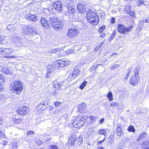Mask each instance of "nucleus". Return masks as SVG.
Masks as SVG:
<instances>
[{"label": "nucleus", "mask_w": 149, "mask_h": 149, "mask_svg": "<svg viewBox=\"0 0 149 149\" xmlns=\"http://www.w3.org/2000/svg\"><path fill=\"white\" fill-rule=\"evenodd\" d=\"M68 62L65 59L56 61L52 64L49 65L47 66V71L46 77H49L50 76V73L53 72L54 70L58 69L59 67H61L66 66L68 65Z\"/></svg>", "instance_id": "1"}, {"label": "nucleus", "mask_w": 149, "mask_h": 149, "mask_svg": "<svg viewBox=\"0 0 149 149\" xmlns=\"http://www.w3.org/2000/svg\"><path fill=\"white\" fill-rule=\"evenodd\" d=\"M49 21L51 25L55 29H61L63 26L62 21L58 22L56 17H50Z\"/></svg>", "instance_id": "2"}, {"label": "nucleus", "mask_w": 149, "mask_h": 149, "mask_svg": "<svg viewBox=\"0 0 149 149\" xmlns=\"http://www.w3.org/2000/svg\"><path fill=\"white\" fill-rule=\"evenodd\" d=\"M10 88L12 90L19 92L22 90L23 86L21 81H15L11 82Z\"/></svg>", "instance_id": "3"}, {"label": "nucleus", "mask_w": 149, "mask_h": 149, "mask_svg": "<svg viewBox=\"0 0 149 149\" xmlns=\"http://www.w3.org/2000/svg\"><path fill=\"white\" fill-rule=\"evenodd\" d=\"M66 15L68 16L71 22L76 20L78 18L77 13L74 8L69 9Z\"/></svg>", "instance_id": "4"}, {"label": "nucleus", "mask_w": 149, "mask_h": 149, "mask_svg": "<svg viewBox=\"0 0 149 149\" xmlns=\"http://www.w3.org/2000/svg\"><path fill=\"white\" fill-rule=\"evenodd\" d=\"M84 123V121L81 119L80 117L78 116L74 120L73 125L74 127L79 128L83 125Z\"/></svg>", "instance_id": "5"}, {"label": "nucleus", "mask_w": 149, "mask_h": 149, "mask_svg": "<svg viewBox=\"0 0 149 149\" xmlns=\"http://www.w3.org/2000/svg\"><path fill=\"white\" fill-rule=\"evenodd\" d=\"M133 27L131 26L130 27L126 28L123 25L119 24L118 26V31L121 34H123L125 33L129 32L132 30Z\"/></svg>", "instance_id": "6"}, {"label": "nucleus", "mask_w": 149, "mask_h": 149, "mask_svg": "<svg viewBox=\"0 0 149 149\" xmlns=\"http://www.w3.org/2000/svg\"><path fill=\"white\" fill-rule=\"evenodd\" d=\"M87 9L86 4L84 2H81L77 5V10L81 13H82L85 12Z\"/></svg>", "instance_id": "7"}, {"label": "nucleus", "mask_w": 149, "mask_h": 149, "mask_svg": "<svg viewBox=\"0 0 149 149\" xmlns=\"http://www.w3.org/2000/svg\"><path fill=\"white\" fill-rule=\"evenodd\" d=\"M29 108L26 106H24L18 109L17 111V113L20 116H24L28 113Z\"/></svg>", "instance_id": "8"}, {"label": "nucleus", "mask_w": 149, "mask_h": 149, "mask_svg": "<svg viewBox=\"0 0 149 149\" xmlns=\"http://www.w3.org/2000/svg\"><path fill=\"white\" fill-rule=\"evenodd\" d=\"M78 33L77 30L75 27L70 28L68 31V36L70 38H72L75 35H77Z\"/></svg>", "instance_id": "9"}, {"label": "nucleus", "mask_w": 149, "mask_h": 149, "mask_svg": "<svg viewBox=\"0 0 149 149\" xmlns=\"http://www.w3.org/2000/svg\"><path fill=\"white\" fill-rule=\"evenodd\" d=\"M97 18V14L96 13L93 12L90 9L88 10L86 14V17L88 21L91 19L93 17Z\"/></svg>", "instance_id": "10"}, {"label": "nucleus", "mask_w": 149, "mask_h": 149, "mask_svg": "<svg viewBox=\"0 0 149 149\" xmlns=\"http://www.w3.org/2000/svg\"><path fill=\"white\" fill-rule=\"evenodd\" d=\"M139 80V77H135L133 76L130 78V82L131 85L135 86L137 84Z\"/></svg>", "instance_id": "11"}, {"label": "nucleus", "mask_w": 149, "mask_h": 149, "mask_svg": "<svg viewBox=\"0 0 149 149\" xmlns=\"http://www.w3.org/2000/svg\"><path fill=\"white\" fill-rule=\"evenodd\" d=\"M76 136L72 135L68 139V144L71 146H75L76 144L75 142Z\"/></svg>", "instance_id": "12"}, {"label": "nucleus", "mask_w": 149, "mask_h": 149, "mask_svg": "<svg viewBox=\"0 0 149 149\" xmlns=\"http://www.w3.org/2000/svg\"><path fill=\"white\" fill-rule=\"evenodd\" d=\"M12 118L15 123L18 124L21 123H22V119L20 118L18 115H16L13 116Z\"/></svg>", "instance_id": "13"}, {"label": "nucleus", "mask_w": 149, "mask_h": 149, "mask_svg": "<svg viewBox=\"0 0 149 149\" xmlns=\"http://www.w3.org/2000/svg\"><path fill=\"white\" fill-rule=\"evenodd\" d=\"M53 6L56 10H57L60 11H61L62 7L61 3L59 1L55 2L53 4Z\"/></svg>", "instance_id": "14"}, {"label": "nucleus", "mask_w": 149, "mask_h": 149, "mask_svg": "<svg viewBox=\"0 0 149 149\" xmlns=\"http://www.w3.org/2000/svg\"><path fill=\"white\" fill-rule=\"evenodd\" d=\"M97 18H95V17H93L91 20H89L88 22L91 24H92L93 25H97L99 22V18L98 16L97 15Z\"/></svg>", "instance_id": "15"}, {"label": "nucleus", "mask_w": 149, "mask_h": 149, "mask_svg": "<svg viewBox=\"0 0 149 149\" xmlns=\"http://www.w3.org/2000/svg\"><path fill=\"white\" fill-rule=\"evenodd\" d=\"M1 72H2L5 73L6 74H10L12 72V70L9 68H7L5 67H1Z\"/></svg>", "instance_id": "16"}, {"label": "nucleus", "mask_w": 149, "mask_h": 149, "mask_svg": "<svg viewBox=\"0 0 149 149\" xmlns=\"http://www.w3.org/2000/svg\"><path fill=\"white\" fill-rule=\"evenodd\" d=\"M40 21L43 26L45 27L46 29H48V24L45 18L42 17L40 19Z\"/></svg>", "instance_id": "17"}, {"label": "nucleus", "mask_w": 149, "mask_h": 149, "mask_svg": "<svg viewBox=\"0 0 149 149\" xmlns=\"http://www.w3.org/2000/svg\"><path fill=\"white\" fill-rule=\"evenodd\" d=\"M116 133L117 135L119 136H121L123 133L122 129L119 125H116Z\"/></svg>", "instance_id": "18"}, {"label": "nucleus", "mask_w": 149, "mask_h": 149, "mask_svg": "<svg viewBox=\"0 0 149 149\" xmlns=\"http://www.w3.org/2000/svg\"><path fill=\"white\" fill-rule=\"evenodd\" d=\"M75 139L76 144L80 145L83 142V138L81 136H80L77 138L76 137Z\"/></svg>", "instance_id": "19"}, {"label": "nucleus", "mask_w": 149, "mask_h": 149, "mask_svg": "<svg viewBox=\"0 0 149 149\" xmlns=\"http://www.w3.org/2000/svg\"><path fill=\"white\" fill-rule=\"evenodd\" d=\"M80 71L77 67L74 68L72 73L73 74L74 76L77 77V75L80 73Z\"/></svg>", "instance_id": "20"}, {"label": "nucleus", "mask_w": 149, "mask_h": 149, "mask_svg": "<svg viewBox=\"0 0 149 149\" xmlns=\"http://www.w3.org/2000/svg\"><path fill=\"white\" fill-rule=\"evenodd\" d=\"M147 135L146 132H143L141 133L139 136L138 137L137 139V141H139L141 140L144 138Z\"/></svg>", "instance_id": "21"}, {"label": "nucleus", "mask_w": 149, "mask_h": 149, "mask_svg": "<svg viewBox=\"0 0 149 149\" xmlns=\"http://www.w3.org/2000/svg\"><path fill=\"white\" fill-rule=\"evenodd\" d=\"M32 29V26H28L26 28L23 29V32L24 34H29V31Z\"/></svg>", "instance_id": "22"}, {"label": "nucleus", "mask_w": 149, "mask_h": 149, "mask_svg": "<svg viewBox=\"0 0 149 149\" xmlns=\"http://www.w3.org/2000/svg\"><path fill=\"white\" fill-rule=\"evenodd\" d=\"M86 107V104L85 103H82L79 106V110L80 111H82L85 109Z\"/></svg>", "instance_id": "23"}, {"label": "nucleus", "mask_w": 149, "mask_h": 149, "mask_svg": "<svg viewBox=\"0 0 149 149\" xmlns=\"http://www.w3.org/2000/svg\"><path fill=\"white\" fill-rule=\"evenodd\" d=\"M140 71V68L139 67H136L134 71V76L135 77H139L138 76L139 73Z\"/></svg>", "instance_id": "24"}, {"label": "nucleus", "mask_w": 149, "mask_h": 149, "mask_svg": "<svg viewBox=\"0 0 149 149\" xmlns=\"http://www.w3.org/2000/svg\"><path fill=\"white\" fill-rule=\"evenodd\" d=\"M27 19L31 21H35L37 20V16L36 15H31L27 17Z\"/></svg>", "instance_id": "25"}, {"label": "nucleus", "mask_w": 149, "mask_h": 149, "mask_svg": "<svg viewBox=\"0 0 149 149\" xmlns=\"http://www.w3.org/2000/svg\"><path fill=\"white\" fill-rule=\"evenodd\" d=\"M53 85L54 88L57 89L59 88L61 86V84L56 81H54L53 82Z\"/></svg>", "instance_id": "26"}, {"label": "nucleus", "mask_w": 149, "mask_h": 149, "mask_svg": "<svg viewBox=\"0 0 149 149\" xmlns=\"http://www.w3.org/2000/svg\"><path fill=\"white\" fill-rule=\"evenodd\" d=\"M143 147L146 149H149V141H147L144 142L143 143Z\"/></svg>", "instance_id": "27"}, {"label": "nucleus", "mask_w": 149, "mask_h": 149, "mask_svg": "<svg viewBox=\"0 0 149 149\" xmlns=\"http://www.w3.org/2000/svg\"><path fill=\"white\" fill-rule=\"evenodd\" d=\"M4 52L8 54L12 53L13 51L12 49L9 48H5L4 50Z\"/></svg>", "instance_id": "28"}, {"label": "nucleus", "mask_w": 149, "mask_h": 149, "mask_svg": "<svg viewBox=\"0 0 149 149\" xmlns=\"http://www.w3.org/2000/svg\"><path fill=\"white\" fill-rule=\"evenodd\" d=\"M112 94V93L109 91L107 94V97L108 98L109 101H112L113 100Z\"/></svg>", "instance_id": "29"}, {"label": "nucleus", "mask_w": 149, "mask_h": 149, "mask_svg": "<svg viewBox=\"0 0 149 149\" xmlns=\"http://www.w3.org/2000/svg\"><path fill=\"white\" fill-rule=\"evenodd\" d=\"M127 130L130 132H132L133 133H134L136 131L134 127L132 125H130L128 127Z\"/></svg>", "instance_id": "30"}, {"label": "nucleus", "mask_w": 149, "mask_h": 149, "mask_svg": "<svg viewBox=\"0 0 149 149\" xmlns=\"http://www.w3.org/2000/svg\"><path fill=\"white\" fill-rule=\"evenodd\" d=\"M80 117L81 119L85 122V121L88 118V117L87 116L84 115H81L79 116Z\"/></svg>", "instance_id": "31"}, {"label": "nucleus", "mask_w": 149, "mask_h": 149, "mask_svg": "<svg viewBox=\"0 0 149 149\" xmlns=\"http://www.w3.org/2000/svg\"><path fill=\"white\" fill-rule=\"evenodd\" d=\"M14 25L13 24H10L8 25L7 27V29L9 31H12V30H14Z\"/></svg>", "instance_id": "32"}, {"label": "nucleus", "mask_w": 149, "mask_h": 149, "mask_svg": "<svg viewBox=\"0 0 149 149\" xmlns=\"http://www.w3.org/2000/svg\"><path fill=\"white\" fill-rule=\"evenodd\" d=\"M116 32L115 31H113V33L111 34L109 38V41H111V40L113 39L116 36Z\"/></svg>", "instance_id": "33"}, {"label": "nucleus", "mask_w": 149, "mask_h": 149, "mask_svg": "<svg viewBox=\"0 0 149 149\" xmlns=\"http://www.w3.org/2000/svg\"><path fill=\"white\" fill-rule=\"evenodd\" d=\"M87 82L86 81H84L79 86V88L81 90L83 89L84 87L86 86V84Z\"/></svg>", "instance_id": "34"}, {"label": "nucleus", "mask_w": 149, "mask_h": 149, "mask_svg": "<svg viewBox=\"0 0 149 149\" xmlns=\"http://www.w3.org/2000/svg\"><path fill=\"white\" fill-rule=\"evenodd\" d=\"M99 134L104 135L105 136L107 134V132L104 130H100L98 131Z\"/></svg>", "instance_id": "35"}, {"label": "nucleus", "mask_w": 149, "mask_h": 149, "mask_svg": "<svg viewBox=\"0 0 149 149\" xmlns=\"http://www.w3.org/2000/svg\"><path fill=\"white\" fill-rule=\"evenodd\" d=\"M29 34H33V35L37 34L35 29L32 26V29H31V30L29 31Z\"/></svg>", "instance_id": "36"}, {"label": "nucleus", "mask_w": 149, "mask_h": 149, "mask_svg": "<svg viewBox=\"0 0 149 149\" xmlns=\"http://www.w3.org/2000/svg\"><path fill=\"white\" fill-rule=\"evenodd\" d=\"M131 7L129 6H127L124 8V10L127 13L130 11Z\"/></svg>", "instance_id": "37"}, {"label": "nucleus", "mask_w": 149, "mask_h": 149, "mask_svg": "<svg viewBox=\"0 0 149 149\" xmlns=\"http://www.w3.org/2000/svg\"><path fill=\"white\" fill-rule=\"evenodd\" d=\"M110 105L113 107L114 108L118 106V104L117 103L112 102L110 103Z\"/></svg>", "instance_id": "38"}, {"label": "nucleus", "mask_w": 149, "mask_h": 149, "mask_svg": "<svg viewBox=\"0 0 149 149\" xmlns=\"http://www.w3.org/2000/svg\"><path fill=\"white\" fill-rule=\"evenodd\" d=\"M105 26L103 25L100 27L99 29V32L100 33H102L103 30L105 29Z\"/></svg>", "instance_id": "39"}, {"label": "nucleus", "mask_w": 149, "mask_h": 149, "mask_svg": "<svg viewBox=\"0 0 149 149\" xmlns=\"http://www.w3.org/2000/svg\"><path fill=\"white\" fill-rule=\"evenodd\" d=\"M60 50V49H55L52 50L50 52L52 53H55L56 52H59Z\"/></svg>", "instance_id": "40"}, {"label": "nucleus", "mask_w": 149, "mask_h": 149, "mask_svg": "<svg viewBox=\"0 0 149 149\" xmlns=\"http://www.w3.org/2000/svg\"><path fill=\"white\" fill-rule=\"evenodd\" d=\"M144 2L143 1L141 0L138 1L137 2V3L138 6H139L141 4H143L144 3Z\"/></svg>", "instance_id": "41"}, {"label": "nucleus", "mask_w": 149, "mask_h": 149, "mask_svg": "<svg viewBox=\"0 0 149 149\" xmlns=\"http://www.w3.org/2000/svg\"><path fill=\"white\" fill-rule=\"evenodd\" d=\"M50 149H58V146L55 145H51Z\"/></svg>", "instance_id": "42"}, {"label": "nucleus", "mask_w": 149, "mask_h": 149, "mask_svg": "<svg viewBox=\"0 0 149 149\" xmlns=\"http://www.w3.org/2000/svg\"><path fill=\"white\" fill-rule=\"evenodd\" d=\"M61 104V103L60 102H56L54 103V105L57 107L59 106Z\"/></svg>", "instance_id": "43"}, {"label": "nucleus", "mask_w": 149, "mask_h": 149, "mask_svg": "<svg viewBox=\"0 0 149 149\" xmlns=\"http://www.w3.org/2000/svg\"><path fill=\"white\" fill-rule=\"evenodd\" d=\"M75 77H76L74 76V75H73V74L72 73V74H70L68 76V78H70L71 79H74Z\"/></svg>", "instance_id": "44"}, {"label": "nucleus", "mask_w": 149, "mask_h": 149, "mask_svg": "<svg viewBox=\"0 0 149 149\" xmlns=\"http://www.w3.org/2000/svg\"><path fill=\"white\" fill-rule=\"evenodd\" d=\"M5 78L3 75L0 74V82L3 81Z\"/></svg>", "instance_id": "45"}, {"label": "nucleus", "mask_w": 149, "mask_h": 149, "mask_svg": "<svg viewBox=\"0 0 149 149\" xmlns=\"http://www.w3.org/2000/svg\"><path fill=\"white\" fill-rule=\"evenodd\" d=\"M57 95V93L56 91H54L52 92L51 93V95L52 96L56 95Z\"/></svg>", "instance_id": "46"}, {"label": "nucleus", "mask_w": 149, "mask_h": 149, "mask_svg": "<svg viewBox=\"0 0 149 149\" xmlns=\"http://www.w3.org/2000/svg\"><path fill=\"white\" fill-rule=\"evenodd\" d=\"M34 133V132L33 131H29L26 134L27 135H32Z\"/></svg>", "instance_id": "47"}, {"label": "nucleus", "mask_w": 149, "mask_h": 149, "mask_svg": "<svg viewBox=\"0 0 149 149\" xmlns=\"http://www.w3.org/2000/svg\"><path fill=\"white\" fill-rule=\"evenodd\" d=\"M90 118L91 119V121H94V120L96 118H97V116H91L90 117Z\"/></svg>", "instance_id": "48"}, {"label": "nucleus", "mask_w": 149, "mask_h": 149, "mask_svg": "<svg viewBox=\"0 0 149 149\" xmlns=\"http://www.w3.org/2000/svg\"><path fill=\"white\" fill-rule=\"evenodd\" d=\"M0 137L1 138H4L5 137V135L2 131L0 130Z\"/></svg>", "instance_id": "49"}, {"label": "nucleus", "mask_w": 149, "mask_h": 149, "mask_svg": "<svg viewBox=\"0 0 149 149\" xmlns=\"http://www.w3.org/2000/svg\"><path fill=\"white\" fill-rule=\"evenodd\" d=\"M127 13L130 15V16L133 17L134 14V12L129 11Z\"/></svg>", "instance_id": "50"}, {"label": "nucleus", "mask_w": 149, "mask_h": 149, "mask_svg": "<svg viewBox=\"0 0 149 149\" xmlns=\"http://www.w3.org/2000/svg\"><path fill=\"white\" fill-rule=\"evenodd\" d=\"M15 38H16V40H15V41L16 42H20V40H21L20 38L19 37H15Z\"/></svg>", "instance_id": "51"}, {"label": "nucleus", "mask_w": 149, "mask_h": 149, "mask_svg": "<svg viewBox=\"0 0 149 149\" xmlns=\"http://www.w3.org/2000/svg\"><path fill=\"white\" fill-rule=\"evenodd\" d=\"M4 38L3 36H0V43L4 40Z\"/></svg>", "instance_id": "52"}, {"label": "nucleus", "mask_w": 149, "mask_h": 149, "mask_svg": "<svg viewBox=\"0 0 149 149\" xmlns=\"http://www.w3.org/2000/svg\"><path fill=\"white\" fill-rule=\"evenodd\" d=\"M111 23L113 24L115 22V18L113 17H112L111 19Z\"/></svg>", "instance_id": "53"}, {"label": "nucleus", "mask_w": 149, "mask_h": 149, "mask_svg": "<svg viewBox=\"0 0 149 149\" xmlns=\"http://www.w3.org/2000/svg\"><path fill=\"white\" fill-rule=\"evenodd\" d=\"M8 143V141H3L1 143V144H2L4 146H6L7 144V143Z\"/></svg>", "instance_id": "54"}, {"label": "nucleus", "mask_w": 149, "mask_h": 149, "mask_svg": "<svg viewBox=\"0 0 149 149\" xmlns=\"http://www.w3.org/2000/svg\"><path fill=\"white\" fill-rule=\"evenodd\" d=\"M130 74V71L127 74L126 76H125V78L126 79H127L128 77H129Z\"/></svg>", "instance_id": "55"}, {"label": "nucleus", "mask_w": 149, "mask_h": 149, "mask_svg": "<svg viewBox=\"0 0 149 149\" xmlns=\"http://www.w3.org/2000/svg\"><path fill=\"white\" fill-rule=\"evenodd\" d=\"M41 105H42L43 106H45V104L44 103V102H40V103H39L38 105V106L39 107V106H40Z\"/></svg>", "instance_id": "56"}, {"label": "nucleus", "mask_w": 149, "mask_h": 149, "mask_svg": "<svg viewBox=\"0 0 149 149\" xmlns=\"http://www.w3.org/2000/svg\"><path fill=\"white\" fill-rule=\"evenodd\" d=\"M38 70H40V72H41V74L42 73V72L43 71V70L42 68H40V67H39V66H38Z\"/></svg>", "instance_id": "57"}, {"label": "nucleus", "mask_w": 149, "mask_h": 149, "mask_svg": "<svg viewBox=\"0 0 149 149\" xmlns=\"http://www.w3.org/2000/svg\"><path fill=\"white\" fill-rule=\"evenodd\" d=\"M105 138H104L102 140L99 141L97 143V145H99V144H100L102 143L105 140Z\"/></svg>", "instance_id": "58"}, {"label": "nucleus", "mask_w": 149, "mask_h": 149, "mask_svg": "<svg viewBox=\"0 0 149 149\" xmlns=\"http://www.w3.org/2000/svg\"><path fill=\"white\" fill-rule=\"evenodd\" d=\"M104 118H101V119L99 121V123L100 124L102 123H103L104 121Z\"/></svg>", "instance_id": "59"}, {"label": "nucleus", "mask_w": 149, "mask_h": 149, "mask_svg": "<svg viewBox=\"0 0 149 149\" xmlns=\"http://www.w3.org/2000/svg\"><path fill=\"white\" fill-rule=\"evenodd\" d=\"M42 142L40 140H39V141H38V145H40L41 144Z\"/></svg>", "instance_id": "60"}, {"label": "nucleus", "mask_w": 149, "mask_h": 149, "mask_svg": "<svg viewBox=\"0 0 149 149\" xmlns=\"http://www.w3.org/2000/svg\"><path fill=\"white\" fill-rule=\"evenodd\" d=\"M145 22L146 23H149V18H147L145 20Z\"/></svg>", "instance_id": "61"}, {"label": "nucleus", "mask_w": 149, "mask_h": 149, "mask_svg": "<svg viewBox=\"0 0 149 149\" xmlns=\"http://www.w3.org/2000/svg\"><path fill=\"white\" fill-rule=\"evenodd\" d=\"M73 50L72 49H69V52L70 53H72L73 52Z\"/></svg>", "instance_id": "62"}, {"label": "nucleus", "mask_w": 149, "mask_h": 149, "mask_svg": "<svg viewBox=\"0 0 149 149\" xmlns=\"http://www.w3.org/2000/svg\"><path fill=\"white\" fill-rule=\"evenodd\" d=\"M105 35V34L104 33H103L102 34L100 35V37H103Z\"/></svg>", "instance_id": "63"}, {"label": "nucleus", "mask_w": 149, "mask_h": 149, "mask_svg": "<svg viewBox=\"0 0 149 149\" xmlns=\"http://www.w3.org/2000/svg\"><path fill=\"white\" fill-rule=\"evenodd\" d=\"M97 149H104V148L102 147H99Z\"/></svg>", "instance_id": "64"}]
</instances>
